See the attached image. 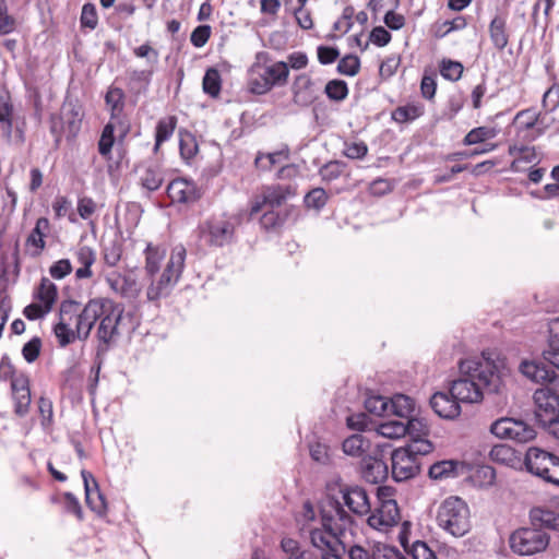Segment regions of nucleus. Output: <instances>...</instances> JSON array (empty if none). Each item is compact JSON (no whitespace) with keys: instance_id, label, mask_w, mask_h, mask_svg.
Instances as JSON below:
<instances>
[{"instance_id":"nucleus-55","label":"nucleus","mask_w":559,"mask_h":559,"mask_svg":"<svg viewBox=\"0 0 559 559\" xmlns=\"http://www.w3.org/2000/svg\"><path fill=\"white\" fill-rule=\"evenodd\" d=\"M365 407L371 414L383 416L389 414V400L380 395L369 396L365 401Z\"/></svg>"},{"instance_id":"nucleus-60","label":"nucleus","mask_w":559,"mask_h":559,"mask_svg":"<svg viewBox=\"0 0 559 559\" xmlns=\"http://www.w3.org/2000/svg\"><path fill=\"white\" fill-rule=\"evenodd\" d=\"M40 348H41L40 338L33 337L31 341H28L26 344H24V346L22 348V355L27 362L32 364L38 358Z\"/></svg>"},{"instance_id":"nucleus-43","label":"nucleus","mask_w":559,"mask_h":559,"mask_svg":"<svg viewBox=\"0 0 559 559\" xmlns=\"http://www.w3.org/2000/svg\"><path fill=\"white\" fill-rule=\"evenodd\" d=\"M115 127L112 123H107L100 134V139L98 141V152L99 154L105 157L109 158L111 148L115 143Z\"/></svg>"},{"instance_id":"nucleus-18","label":"nucleus","mask_w":559,"mask_h":559,"mask_svg":"<svg viewBox=\"0 0 559 559\" xmlns=\"http://www.w3.org/2000/svg\"><path fill=\"white\" fill-rule=\"evenodd\" d=\"M556 457L557 455L550 452L532 447L526 451L524 464L531 474L543 479L545 474L549 472V467L552 466Z\"/></svg>"},{"instance_id":"nucleus-14","label":"nucleus","mask_w":559,"mask_h":559,"mask_svg":"<svg viewBox=\"0 0 559 559\" xmlns=\"http://www.w3.org/2000/svg\"><path fill=\"white\" fill-rule=\"evenodd\" d=\"M401 551L383 543H366L352 545L347 555L349 559H395Z\"/></svg>"},{"instance_id":"nucleus-8","label":"nucleus","mask_w":559,"mask_h":559,"mask_svg":"<svg viewBox=\"0 0 559 559\" xmlns=\"http://www.w3.org/2000/svg\"><path fill=\"white\" fill-rule=\"evenodd\" d=\"M123 314V308L112 301H107L106 311L99 318L100 322L97 329L96 336L99 341L97 347V356L100 353H106L109 345L119 335L118 325Z\"/></svg>"},{"instance_id":"nucleus-53","label":"nucleus","mask_w":559,"mask_h":559,"mask_svg":"<svg viewBox=\"0 0 559 559\" xmlns=\"http://www.w3.org/2000/svg\"><path fill=\"white\" fill-rule=\"evenodd\" d=\"M121 287H120V296L128 299H134L139 296L141 292V286L138 283L136 278L131 274L121 275Z\"/></svg>"},{"instance_id":"nucleus-59","label":"nucleus","mask_w":559,"mask_h":559,"mask_svg":"<svg viewBox=\"0 0 559 559\" xmlns=\"http://www.w3.org/2000/svg\"><path fill=\"white\" fill-rule=\"evenodd\" d=\"M15 27V20L8 13V5L5 0H0V34L7 35L13 32Z\"/></svg>"},{"instance_id":"nucleus-16","label":"nucleus","mask_w":559,"mask_h":559,"mask_svg":"<svg viewBox=\"0 0 559 559\" xmlns=\"http://www.w3.org/2000/svg\"><path fill=\"white\" fill-rule=\"evenodd\" d=\"M340 492L344 504L356 515H367L371 511L369 496L365 488L358 485H341Z\"/></svg>"},{"instance_id":"nucleus-3","label":"nucleus","mask_w":559,"mask_h":559,"mask_svg":"<svg viewBox=\"0 0 559 559\" xmlns=\"http://www.w3.org/2000/svg\"><path fill=\"white\" fill-rule=\"evenodd\" d=\"M323 530L316 528L310 532V540L317 548L319 556L335 555L342 558L341 552L345 546L341 538L354 523L353 516L344 510L337 500H330L321 510Z\"/></svg>"},{"instance_id":"nucleus-5","label":"nucleus","mask_w":559,"mask_h":559,"mask_svg":"<svg viewBox=\"0 0 559 559\" xmlns=\"http://www.w3.org/2000/svg\"><path fill=\"white\" fill-rule=\"evenodd\" d=\"M186 249L177 246L173 249L165 270L157 281H152L146 290L150 301L167 297L179 281L185 267Z\"/></svg>"},{"instance_id":"nucleus-54","label":"nucleus","mask_w":559,"mask_h":559,"mask_svg":"<svg viewBox=\"0 0 559 559\" xmlns=\"http://www.w3.org/2000/svg\"><path fill=\"white\" fill-rule=\"evenodd\" d=\"M360 60L357 56L347 55L338 61L337 72L343 75L354 76L359 72Z\"/></svg>"},{"instance_id":"nucleus-52","label":"nucleus","mask_w":559,"mask_h":559,"mask_svg":"<svg viewBox=\"0 0 559 559\" xmlns=\"http://www.w3.org/2000/svg\"><path fill=\"white\" fill-rule=\"evenodd\" d=\"M366 440L361 435H353L343 441L342 448L345 454L360 456L365 452Z\"/></svg>"},{"instance_id":"nucleus-29","label":"nucleus","mask_w":559,"mask_h":559,"mask_svg":"<svg viewBox=\"0 0 559 559\" xmlns=\"http://www.w3.org/2000/svg\"><path fill=\"white\" fill-rule=\"evenodd\" d=\"M50 228V223L46 217H39L36 221L35 227L28 235L26 239V247H34L35 251L33 252L34 257L40 254V252L45 249L46 242L45 237Z\"/></svg>"},{"instance_id":"nucleus-12","label":"nucleus","mask_w":559,"mask_h":559,"mask_svg":"<svg viewBox=\"0 0 559 559\" xmlns=\"http://www.w3.org/2000/svg\"><path fill=\"white\" fill-rule=\"evenodd\" d=\"M392 477L395 481H405L417 476L420 472V461H417L406 449H395L391 454Z\"/></svg>"},{"instance_id":"nucleus-49","label":"nucleus","mask_w":559,"mask_h":559,"mask_svg":"<svg viewBox=\"0 0 559 559\" xmlns=\"http://www.w3.org/2000/svg\"><path fill=\"white\" fill-rule=\"evenodd\" d=\"M403 448L415 456L417 461H420L421 456L429 454L433 450V445L427 437L412 439L411 442Z\"/></svg>"},{"instance_id":"nucleus-45","label":"nucleus","mask_w":559,"mask_h":559,"mask_svg":"<svg viewBox=\"0 0 559 559\" xmlns=\"http://www.w3.org/2000/svg\"><path fill=\"white\" fill-rule=\"evenodd\" d=\"M324 92L331 100L342 102L348 95V86L343 80H331L326 83Z\"/></svg>"},{"instance_id":"nucleus-64","label":"nucleus","mask_w":559,"mask_h":559,"mask_svg":"<svg viewBox=\"0 0 559 559\" xmlns=\"http://www.w3.org/2000/svg\"><path fill=\"white\" fill-rule=\"evenodd\" d=\"M413 558L414 559H438L435 551L429 548L427 543L416 540L413 544Z\"/></svg>"},{"instance_id":"nucleus-41","label":"nucleus","mask_w":559,"mask_h":559,"mask_svg":"<svg viewBox=\"0 0 559 559\" xmlns=\"http://www.w3.org/2000/svg\"><path fill=\"white\" fill-rule=\"evenodd\" d=\"M289 157L288 150L276 151L267 154H259L255 157V165L264 170H270L273 165L286 160Z\"/></svg>"},{"instance_id":"nucleus-38","label":"nucleus","mask_w":559,"mask_h":559,"mask_svg":"<svg viewBox=\"0 0 559 559\" xmlns=\"http://www.w3.org/2000/svg\"><path fill=\"white\" fill-rule=\"evenodd\" d=\"M459 463L453 460L440 461L430 465L428 474L433 479H442L456 475L455 469Z\"/></svg>"},{"instance_id":"nucleus-20","label":"nucleus","mask_w":559,"mask_h":559,"mask_svg":"<svg viewBox=\"0 0 559 559\" xmlns=\"http://www.w3.org/2000/svg\"><path fill=\"white\" fill-rule=\"evenodd\" d=\"M293 102L300 107H308L318 98L312 79L306 74L296 76L292 84Z\"/></svg>"},{"instance_id":"nucleus-27","label":"nucleus","mask_w":559,"mask_h":559,"mask_svg":"<svg viewBox=\"0 0 559 559\" xmlns=\"http://www.w3.org/2000/svg\"><path fill=\"white\" fill-rule=\"evenodd\" d=\"M538 122V112L533 108L519 111L512 121L516 130V138L523 141V134H535V127Z\"/></svg>"},{"instance_id":"nucleus-11","label":"nucleus","mask_w":559,"mask_h":559,"mask_svg":"<svg viewBox=\"0 0 559 559\" xmlns=\"http://www.w3.org/2000/svg\"><path fill=\"white\" fill-rule=\"evenodd\" d=\"M296 194V190L292 186L273 185L264 187L251 203L250 217L260 213L264 207L277 209L288 198Z\"/></svg>"},{"instance_id":"nucleus-63","label":"nucleus","mask_w":559,"mask_h":559,"mask_svg":"<svg viewBox=\"0 0 559 559\" xmlns=\"http://www.w3.org/2000/svg\"><path fill=\"white\" fill-rule=\"evenodd\" d=\"M96 9L92 3H85L81 13V25L94 29L97 25Z\"/></svg>"},{"instance_id":"nucleus-28","label":"nucleus","mask_w":559,"mask_h":559,"mask_svg":"<svg viewBox=\"0 0 559 559\" xmlns=\"http://www.w3.org/2000/svg\"><path fill=\"white\" fill-rule=\"evenodd\" d=\"M531 523L534 527L559 531V514L549 509L534 508L530 512Z\"/></svg>"},{"instance_id":"nucleus-2","label":"nucleus","mask_w":559,"mask_h":559,"mask_svg":"<svg viewBox=\"0 0 559 559\" xmlns=\"http://www.w3.org/2000/svg\"><path fill=\"white\" fill-rule=\"evenodd\" d=\"M555 319L549 324L548 348L543 352V360H524L520 365L521 373L534 382L545 383L534 393L535 416L540 426L546 425L550 420L559 417V377L556 376L552 368H557L548 358L547 352L550 350L551 328Z\"/></svg>"},{"instance_id":"nucleus-47","label":"nucleus","mask_w":559,"mask_h":559,"mask_svg":"<svg viewBox=\"0 0 559 559\" xmlns=\"http://www.w3.org/2000/svg\"><path fill=\"white\" fill-rule=\"evenodd\" d=\"M70 325V323L59 321L53 328L55 335L61 347L68 346L78 338L76 329L73 330Z\"/></svg>"},{"instance_id":"nucleus-42","label":"nucleus","mask_w":559,"mask_h":559,"mask_svg":"<svg viewBox=\"0 0 559 559\" xmlns=\"http://www.w3.org/2000/svg\"><path fill=\"white\" fill-rule=\"evenodd\" d=\"M221 74L218 70L210 68L203 76V91L212 97H216L221 92Z\"/></svg>"},{"instance_id":"nucleus-61","label":"nucleus","mask_w":559,"mask_h":559,"mask_svg":"<svg viewBox=\"0 0 559 559\" xmlns=\"http://www.w3.org/2000/svg\"><path fill=\"white\" fill-rule=\"evenodd\" d=\"M62 119L68 123L69 132L76 134L80 129L82 115L79 109L71 107L69 110H63Z\"/></svg>"},{"instance_id":"nucleus-24","label":"nucleus","mask_w":559,"mask_h":559,"mask_svg":"<svg viewBox=\"0 0 559 559\" xmlns=\"http://www.w3.org/2000/svg\"><path fill=\"white\" fill-rule=\"evenodd\" d=\"M362 478L371 484L382 483L388 478L389 469L386 463L374 456H365L360 462Z\"/></svg>"},{"instance_id":"nucleus-31","label":"nucleus","mask_w":559,"mask_h":559,"mask_svg":"<svg viewBox=\"0 0 559 559\" xmlns=\"http://www.w3.org/2000/svg\"><path fill=\"white\" fill-rule=\"evenodd\" d=\"M75 255L78 262L81 264V267H79L75 272L76 278L82 280L91 277V266L94 264L96 260L94 250L87 246H82L78 249Z\"/></svg>"},{"instance_id":"nucleus-34","label":"nucleus","mask_w":559,"mask_h":559,"mask_svg":"<svg viewBox=\"0 0 559 559\" xmlns=\"http://www.w3.org/2000/svg\"><path fill=\"white\" fill-rule=\"evenodd\" d=\"M377 432L388 439H399L406 435L407 427L401 419L386 420L378 425Z\"/></svg>"},{"instance_id":"nucleus-37","label":"nucleus","mask_w":559,"mask_h":559,"mask_svg":"<svg viewBox=\"0 0 559 559\" xmlns=\"http://www.w3.org/2000/svg\"><path fill=\"white\" fill-rule=\"evenodd\" d=\"M198 143L194 135L189 131H179V151L183 159H191L198 153Z\"/></svg>"},{"instance_id":"nucleus-25","label":"nucleus","mask_w":559,"mask_h":559,"mask_svg":"<svg viewBox=\"0 0 559 559\" xmlns=\"http://www.w3.org/2000/svg\"><path fill=\"white\" fill-rule=\"evenodd\" d=\"M281 549L286 556L285 559H342L335 555L319 556L318 551L301 547L298 540L290 537L282 538Z\"/></svg>"},{"instance_id":"nucleus-26","label":"nucleus","mask_w":559,"mask_h":559,"mask_svg":"<svg viewBox=\"0 0 559 559\" xmlns=\"http://www.w3.org/2000/svg\"><path fill=\"white\" fill-rule=\"evenodd\" d=\"M488 32L492 46L498 51H502L508 46L510 37L507 19L501 14H496L489 23Z\"/></svg>"},{"instance_id":"nucleus-1","label":"nucleus","mask_w":559,"mask_h":559,"mask_svg":"<svg viewBox=\"0 0 559 559\" xmlns=\"http://www.w3.org/2000/svg\"><path fill=\"white\" fill-rule=\"evenodd\" d=\"M460 378L452 381L450 393L460 403H478L485 393H498L501 374L498 365L485 356L460 361Z\"/></svg>"},{"instance_id":"nucleus-50","label":"nucleus","mask_w":559,"mask_h":559,"mask_svg":"<svg viewBox=\"0 0 559 559\" xmlns=\"http://www.w3.org/2000/svg\"><path fill=\"white\" fill-rule=\"evenodd\" d=\"M328 199L323 188H313L305 195L304 202L307 207L319 211L325 206Z\"/></svg>"},{"instance_id":"nucleus-13","label":"nucleus","mask_w":559,"mask_h":559,"mask_svg":"<svg viewBox=\"0 0 559 559\" xmlns=\"http://www.w3.org/2000/svg\"><path fill=\"white\" fill-rule=\"evenodd\" d=\"M107 301L106 299H92L80 310L75 324L79 340L88 338L95 322L106 311Z\"/></svg>"},{"instance_id":"nucleus-17","label":"nucleus","mask_w":559,"mask_h":559,"mask_svg":"<svg viewBox=\"0 0 559 559\" xmlns=\"http://www.w3.org/2000/svg\"><path fill=\"white\" fill-rule=\"evenodd\" d=\"M11 390L15 415L19 417L26 416L32 402L28 378L25 374L12 377Z\"/></svg>"},{"instance_id":"nucleus-7","label":"nucleus","mask_w":559,"mask_h":559,"mask_svg":"<svg viewBox=\"0 0 559 559\" xmlns=\"http://www.w3.org/2000/svg\"><path fill=\"white\" fill-rule=\"evenodd\" d=\"M549 535L543 530L520 527L509 537L511 550L519 556H533L543 552L549 545Z\"/></svg>"},{"instance_id":"nucleus-44","label":"nucleus","mask_w":559,"mask_h":559,"mask_svg":"<svg viewBox=\"0 0 559 559\" xmlns=\"http://www.w3.org/2000/svg\"><path fill=\"white\" fill-rule=\"evenodd\" d=\"M405 426L407 427V432L412 439L415 438H426L429 435V426L424 418L412 417L407 418L405 421Z\"/></svg>"},{"instance_id":"nucleus-19","label":"nucleus","mask_w":559,"mask_h":559,"mask_svg":"<svg viewBox=\"0 0 559 559\" xmlns=\"http://www.w3.org/2000/svg\"><path fill=\"white\" fill-rule=\"evenodd\" d=\"M81 476L84 484L86 504L98 515L105 514L107 504L104 495L99 490L97 480L93 474L86 469L81 471Z\"/></svg>"},{"instance_id":"nucleus-51","label":"nucleus","mask_w":559,"mask_h":559,"mask_svg":"<svg viewBox=\"0 0 559 559\" xmlns=\"http://www.w3.org/2000/svg\"><path fill=\"white\" fill-rule=\"evenodd\" d=\"M463 64L459 61L443 59L440 63L441 75L449 81H459L463 73Z\"/></svg>"},{"instance_id":"nucleus-6","label":"nucleus","mask_w":559,"mask_h":559,"mask_svg":"<svg viewBox=\"0 0 559 559\" xmlns=\"http://www.w3.org/2000/svg\"><path fill=\"white\" fill-rule=\"evenodd\" d=\"M288 74L289 70L284 61H277L266 67L253 64L249 71L248 85L253 94L263 95L273 86L285 85Z\"/></svg>"},{"instance_id":"nucleus-57","label":"nucleus","mask_w":559,"mask_h":559,"mask_svg":"<svg viewBox=\"0 0 559 559\" xmlns=\"http://www.w3.org/2000/svg\"><path fill=\"white\" fill-rule=\"evenodd\" d=\"M123 91L119 87H110L105 96L106 104L110 106L112 115L116 111H121L123 107Z\"/></svg>"},{"instance_id":"nucleus-9","label":"nucleus","mask_w":559,"mask_h":559,"mask_svg":"<svg viewBox=\"0 0 559 559\" xmlns=\"http://www.w3.org/2000/svg\"><path fill=\"white\" fill-rule=\"evenodd\" d=\"M490 431L500 439H509L519 443L533 440L536 431L524 420L503 417L491 424Z\"/></svg>"},{"instance_id":"nucleus-58","label":"nucleus","mask_w":559,"mask_h":559,"mask_svg":"<svg viewBox=\"0 0 559 559\" xmlns=\"http://www.w3.org/2000/svg\"><path fill=\"white\" fill-rule=\"evenodd\" d=\"M546 358L559 367V321L552 324L550 350L547 352Z\"/></svg>"},{"instance_id":"nucleus-33","label":"nucleus","mask_w":559,"mask_h":559,"mask_svg":"<svg viewBox=\"0 0 559 559\" xmlns=\"http://www.w3.org/2000/svg\"><path fill=\"white\" fill-rule=\"evenodd\" d=\"M423 114L424 109L421 106L408 104L395 108L391 114V118L397 123H408L419 118Z\"/></svg>"},{"instance_id":"nucleus-15","label":"nucleus","mask_w":559,"mask_h":559,"mask_svg":"<svg viewBox=\"0 0 559 559\" xmlns=\"http://www.w3.org/2000/svg\"><path fill=\"white\" fill-rule=\"evenodd\" d=\"M401 520L400 509L393 499L381 500L380 506L368 518L370 527L378 531H388Z\"/></svg>"},{"instance_id":"nucleus-4","label":"nucleus","mask_w":559,"mask_h":559,"mask_svg":"<svg viewBox=\"0 0 559 559\" xmlns=\"http://www.w3.org/2000/svg\"><path fill=\"white\" fill-rule=\"evenodd\" d=\"M437 521L441 528L454 537H462L471 530L469 509L459 497H450L441 503Z\"/></svg>"},{"instance_id":"nucleus-48","label":"nucleus","mask_w":559,"mask_h":559,"mask_svg":"<svg viewBox=\"0 0 559 559\" xmlns=\"http://www.w3.org/2000/svg\"><path fill=\"white\" fill-rule=\"evenodd\" d=\"M81 310L80 302L75 300H63L59 307V321L70 323L75 320L78 321L79 313Z\"/></svg>"},{"instance_id":"nucleus-35","label":"nucleus","mask_w":559,"mask_h":559,"mask_svg":"<svg viewBox=\"0 0 559 559\" xmlns=\"http://www.w3.org/2000/svg\"><path fill=\"white\" fill-rule=\"evenodd\" d=\"M177 124V119L174 116L165 117L157 122L155 132L154 151H157L159 145L170 139Z\"/></svg>"},{"instance_id":"nucleus-23","label":"nucleus","mask_w":559,"mask_h":559,"mask_svg":"<svg viewBox=\"0 0 559 559\" xmlns=\"http://www.w3.org/2000/svg\"><path fill=\"white\" fill-rule=\"evenodd\" d=\"M433 412L441 418L454 419L461 414L459 402L448 392H436L429 400Z\"/></svg>"},{"instance_id":"nucleus-40","label":"nucleus","mask_w":559,"mask_h":559,"mask_svg":"<svg viewBox=\"0 0 559 559\" xmlns=\"http://www.w3.org/2000/svg\"><path fill=\"white\" fill-rule=\"evenodd\" d=\"M145 271L148 276H154L160 266V261L164 258V251H160L157 247L147 245L145 249Z\"/></svg>"},{"instance_id":"nucleus-10","label":"nucleus","mask_w":559,"mask_h":559,"mask_svg":"<svg viewBox=\"0 0 559 559\" xmlns=\"http://www.w3.org/2000/svg\"><path fill=\"white\" fill-rule=\"evenodd\" d=\"M201 237L210 246L224 247L235 238V224L224 217H214L200 227Z\"/></svg>"},{"instance_id":"nucleus-21","label":"nucleus","mask_w":559,"mask_h":559,"mask_svg":"<svg viewBox=\"0 0 559 559\" xmlns=\"http://www.w3.org/2000/svg\"><path fill=\"white\" fill-rule=\"evenodd\" d=\"M167 195L171 202L176 203H193L201 198L200 190L193 181L178 178L169 182L167 186Z\"/></svg>"},{"instance_id":"nucleus-36","label":"nucleus","mask_w":559,"mask_h":559,"mask_svg":"<svg viewBox=\"0 0 559 559\" xmlns=\"http://www.w3.org/2000/svg\"><path fill=\"white\" fill-rule=\"evenodd\" d=\"M153 72L151 70H133L130 72V88L135 94H145L151 84Z\"/></svg>"},{"instance_id":"nucleus-62","label":"nucleus","mask_w":559,"mask_h":559,"mask_svg":"<svg viewBox=\"0 0 559 559\" xmlns=\"http://www.w3.org/2000/svg\"><path fill=\"white\" fill-rule=\"evenodd\" d=\"M210 36H211V26L210 25H199L192 31V33L190 35V41L194 47L201 48L207 43Z\"/></svg>"},{"instance_id":"nucleus-56","label":"nucleus","mask_w":559,"mask_h":559,"mask_svg":"<svg viewBox=\"0 0 559 559\" xmlns=\"http://www.w3.org/2000/svg\"><path fill=\"white\" fill-rule=\"evenodd\" d=\"M343 170L344 164L342 162L331 160L320 168L319 174L322 180L333 181L342 175Z\"/></svg>"},{"instance_id":"nucleus-39","label":"nucleus","mask_w":559,"mask_h":559,"mask_svg":"<svg viewBox=\"0 0 559 559\" xmlns=\"http://www.w3.org/2000/svg\"><path fill=\"white\" fill-rule=\"evenodd\" d=\"M498 131L491 127H477L472 129L463 139L464 145H474L493 139Z\"/></svg>"},{"instance_id":"nucleus-46","label":"nucleus","mask_w":559,"mask_h":559,"mask_svg":"<svg viewBox=\"0 0 559 559\" xmlns=\"http://www.w3.org/2000/svg\"><path fill=\"white\" fill-rule=\"evenodd\" d=\"M286 217V213L270 209L262 214L260 224L265 230L276 229L284 224Z\"/></svg>"},{"instance_id":"nucleus-30","label":"nucleus","mask_w":559,"mask_h":559,"mask_svg":"<svg viewBox=\"0 0 559 559\" xmlns=\"http://www.w3.org/2000/svg\"><path fill=\"white\" fill-rule=\"evenodd\" d=\"M415 409V402L412 397L404 394H395L389 400V413L401 418H409Z\"/></svg>"},{"instance_id":"nucleus-22","label":"nucleus","mask_w":559,"mask_h":559,"mask_svg":"<svg viewBox=\"0 0 559 559\" xmlns=\"http://www.w3.org/2000/svg\"><path fill=\"white\" fill-rule=\"evenodd\" d=\"M139 170L140 185L148 192L158 190L165 181L166 171L158 162H144L139 166Z\"/></svg>"},{"instance_id":"nucleus-32","label":"nucleus","mask_w":559,"mask_h":559,"mask_svg":"<svg viewBox=\"0 0 559 559\" xmlns=\"http://www.w3.org/2000/svg\"><path fill=\"white\" fill-rule=\"evenodd\" d=\"M57 286L49 278L43 277L37 290L34 294V298L39 300L43 306L51 310L57 299Z\"/></svg>"}]
</instances>
